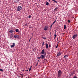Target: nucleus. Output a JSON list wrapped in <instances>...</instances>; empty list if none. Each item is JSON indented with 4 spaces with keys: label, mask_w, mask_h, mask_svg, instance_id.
I'll return each instance as SVG.
<instances>
[{
    "label": "nucleus",
    "mask_w": 78,
    "mask_h": 78,
    "mask_svg": "<svg viewBox=\"0 0 78 78\" xmlns=\"http://www.w3.org/2000/svg\"><path fill=\"white\" fill-rule=\"evenodd\" d=\"M62 72L60 70L58 71V77L60 78L62 76Z\"/></svg>",
    "instance_id": "f257e3e1"
},
{
    "label": "nucleus",
    "mask_w": 78,
    "mask_h": 78,
    "mask_svg": "<svg viewBox=\"0 0 78 78\" xmlns=\"http://www.w3.org/2000/svg\"><path fill=\"white\" fill-rule=\"evenodd\" d=\"M22 9V7L21 6H18L17 8V11H20Z\"/></svg>",
    "instance_id": "f03ea898"
},
{
    "label": "nucleus",
    "mask_w": 78,
    "mask_h": 78,
    "mask_svg": "<svg viewBox=\"0 0 78 78\" xmlns=\"http://www.w3.org/2000/svg\"><path fill=\"white\" fill-rule=\"evenodd\" d=\"M14 37L15 38L19 39V36L17 34L15 35Z\"/></svg>",
    "instance_id": "7ed1b4c3"
},
{
    "label": "nucleus",
    "mask_w": 78,
    "mask_h": 78,
    "mask_svg": "<svg viewBox=\"0 0 78 78\" xmlns=\"http://www.w3.org/2000/svg\"><path fill=\"white\" fill-rule=\"evenodd\" d=\"M48 27H47V26H46L45 27H44V30L47 31V30H48Z\"/></svg>",
    "instance_id": "20e7f679"
},
{
    "label": "nucleus",
    "mask_w": 78,
    "mask_h": 78,
    "mask_svg": "<svg viewBox=\"0 0 78 78\" xmlns=\"http://www.w3.org/2000/svg\"><path fill=\"white\" fill-rule=\"evenodd\" d=\"M78 36V35L77 34H75L73 35L72 37L73 39H75L76 37Z\"/></svg>",
    "instance_id": "39448f33"
},
{
    "label": "nucleus",
    "mask_w": 78,
    "mask_h": 78,
    "mask_svg": "<svg viewBox=\"0 0 78 78\" xmlns=\"http://www.w3.org/2000/svg\"><path fill=\"white\" fill-rule=\"evenodd\" d=\"M19 0H13L14 3H17L19 2Z\"/></svg>",
    "instance_id": "423d86ee"
},
{
    "label": "nucleus",
    "mask_w": 78,
    "mask_h": 78,
    "mask_svg": "<svg viewBox=\"0 0 78 78\" xmlns=\"http://www.w3.org/2000/svg\"><path fill=\"white\" fill-rule=\"evenodd\" d=\"M45 53V50L44 49H43L42 51H41V54L42 55H44V54Z\"/></svg>",
    "instance_id": "0eeeda50"
},
{
    "label": "nucleus",
    "mask_w": 78,
    "mask_h": 78,
    "mask_svg": "<svg viewBox=\"0 0 78 78\" xmlns=\"http://www.w3.org/2000/svg\"><path fill=\"white\" fill-rule=\"evenodd\" d=\"M13 45H11V48H12L13 47H15V43H12Z\"/></svg>",
    "instance_id": "6e6552de"
},
{
    "label": "nucleus",
    "mask_w": 78,
    "mask_h": 78,
    "mask_svg": "<svg viewBox=\"0 0 78 78\" xmlns=\"http://www.w3.org/2000/svg\"><path fill=\"white\" fill-rule=\"evenodd\" d=\"M61 53L60 51H59L58 53L57 54V57H59L60 55H61Z\"/></svg>",
    "instance_id": "1a4fd4ad"
},
{
    "label": "nucleus",
    "mask_w": 78,
    "mask_h": 78,
    "mask_svg": "<svg viewBox=\"0 0 78 78\" xmlns=\"http://www.w3.org/2000/svg\"><path fill=\"white\" fill-rule=\"evenodd\" d=\"M41 58L42 59H44V58H45V55H41Z\"/></svg>",
    "instance_id": "9d476101"
},
{
    "label": "nucleus",
    "mask_w": 78,
    "mask_h": 78,
    "mask_svg": "<svg viewBox=\"0 0 78 78\" xmlns=\"http://www.w3.org/2000/svg\"><path fill=\"white\" fill-rule=\"evenodd\" d=\"M15 31L16 32H20V31H19V30L18 29H16L15 30Z\"/></svg>",
    "instance_id": "9b49d317"
},
{
    "label": "nucleus",
    "mask_w": 78,
    "mask_h": 78,
    "mask_svg": "<svg viewBox=\"0 0 78 78\" xmlns=\"http://www.w3.org/2000/svg\"><path fill=\"white\" fill-rule=\"evenodd\" d=\"M14 32V31L12 30H11L9 31V32L10 33H12Z\"/></svg>",
    "instance_id": "f8f14e48"
},
{
    "label": "nucleus",
    "mask_w": 78,
    "mask_h": 78,
    "mask_svg": "<svg viewBox=\"0 0 78 78\" xmlns=\"http://www.w3.org/2000/svg\"><path fill=\"white\" fill-rule=\"evenodd\" d=\"M45 45H46V48H48V44H47V43H46Z\"/></svg>",
    "instance_id": "ddd939ff"
},
{
    "label": "nucleus",
    "mask_w": 78,
    "mask_h": 78,
    "mask_svg": "<svg viewBox=\"0 0 78 78\" xmlns=\"http://www.w3.org/2000/svg\"><path fill=\"white\" fill-rule=\"evenodd\" d=\"M58 9V7H56L55 8V9L54 10L55 11H57V10Z\"/></svg>",
    "instance_id": "4468645a"
},
{
    "label": "nucleus",
    "mask_w": 78,
    "mask_h": 78,
    "mask_svg": "<svg viewBox=\"0 0 78 78\" xmlns=\"http://www.w3.org/2000/svg\"><path fill=\"white\" fill-rule=\"evenodd\" d=\"M13 37L12 34H11V36H10V38H12Z\"/></svg>",
    "instance_id": "2eb2a0df"
},
{
    "label": "nucleus",
    "mask_w": 78,
    "mask_h": 78,
    "mask_svg": "<svg viewBox=\"0 0 78 78\" xmlns=\"http://www.w3.org/2000/svg\"><path fill=\"white\" fill-rule=\"evenodd\" d=\"M46 5L47 6H48V5H49V3L48 2H46Z\"/></svg>",
    "instance_id": "dca6fc26"
},
{
    "label": "nucleus",
    "mask_w": 78,
    "mask_h": 78,
    "mask_svg": "<svg viewBox=\"0 0 78 78\" xmlns=\"http://www.w3.org/2000/svg\"><path fill=\"white\" fill-rule=\"evenodd\" d=\"M64 29H66V25H64Z\"/></svg>",
    "instance_id": "f3484780"
},
{
    "label": "nucleus",
    "mask_w": 78,
    "mask_h": 78,
    "mask_svg": "<svg viewBox=\"0 0 78 78\" xmlns=\"http://www.w3.org/2000/svg\"><path fill=\"white\" fill-rule=\"evenodd\" d=\"M68 57V55H65V56H64V57L65 58H66L67 57Z\"/></svg>",
    "instance_id": "a211bd4d"
},
{
    "label": "nucleus",
    "mask_w": 78,
    "mask_h": 78,
    "mask_svg": "<svg viewBox=\"0 0 78 78\" xmlns=\"http://www.w3.org/2000/svg\"><path fill=\"white\" fill-rule=\"evenodd\" d=\"M8 35L9 36L11 35V34L10 33H8Z\"/></svg>",
    "instance_id": "6ab92c4d"
},
{
    "label": "nucleus",
    "mask_w": 78,
    "mask_h": 78,
    "mask_svg": "<svg viewBox=\"0 0 78 78\" xmlns=\"http://www.w3.org/2000/svg\"><path fill=\"white\" fill-rule=\"evenodd\" d=\"M29 71H30V70H31V68H30V67H29Z\"/></svg>",
    "instance_id": "aec40b11"
},
{
    "label": "nucleus",
    "mask_w": 78,
    "mask_h": 78,
    "mask_svg": "<svg viewBox=\"0 0 78 78\" xmlns=\"http://www.w3.org/2000/svg\"><path fill=\"white\" fill-rule=\"evenodd\" d=\"M53 1L55 2H56V3H57V1H56L55 0H52Z\"/></svg>",
    "instance_id": "412c9836"
},
{
    "label": "nucleus",
    "mask_w": 78,
    "mask_h": 78,
    "mask_svg": "<svg viewBox=\"0 0 78 78\" xmlns=\"http://www.w3.org/2000/svg\"><path fill=\"white\" fill-rule=\"evenodd\" d=\"M56 22V20H55V21L53 22V24H52L53 25V24H54Z\"/></svg>",
    "instance_id": "4be33fe9"
},
{
    "label": "nucleus",
    "mask_w": 78,
    "mask_h": 78,
    "mask_svg": "<svg viewBox=\"0 0 78 78\" xmlns=\"http://www.w3.org/2000/svg\"><path fill=\"white\" fill-rule=\"evenodd\" d=\"M44 44H45V42H43L42 44V46H44Z\"/></svg>",
    "instance_id": "5701e85b"
},
{
    "label": "nucleus",
    "mask_w": 78,
    "mask_h": 78,
    "mask_svg": "<svg viewBox=\"0 0 78 78\" xmlns=\"http://www.w3.org/2000/svg\"><path fill=\"white\" fill-rule=\"evenodd\" d=\"M42 38L43 39H45V40H46L47 39V38L46 37H42Z\"/></svg>",
    "instance_id": "b1692460"
},
{
    "label": "nucleus",
    "mask_w": 78,
    "mask_h": 78,
    "mask_svg": "<svg viewBox=\"0 0 78 78\" xmlns=\"http://www.w3.org/2000/svg\"><path fill=\"white\" fill-rule=\"evenodd\" d=\"M0 70L1 72H3V70L2 69H1Z\"/></svg>",
    "instance_id": "393cba45"
},
{
    "label": "nucleus",
    "mask_w": 78,
    "mask_h": 78,
    "mask_svg": "<svg viewBox=\"0 0 78 78\" xmlns=\"http://www.w3.org/2000/svg\"><path fill=\"white\" fill-rule=\"evenodd\" d=\"M58 46V44H57V45H56V47H55L56 48H57Z\"/></svg>",
    "instance_id": "a878e982"
},
{
    "label": "nucleus",
    "mask_w": 78,
    "mask_h": 78,
    "mask_svg": "<svg viewBox=\"0 0 78 78\" xmlns=\"http://www.w3.org/2000/svg\"><path fill=\"white\" fill-rule=\"evenodd\" d=\"M52 25H53V24H52L51 25L50 27V29H51V28L52 27Z\"/></svg>",
    "instance_id": "bb28decb"
},
{
    "label": "nucleus",
    "mask_w": 78,
    "mask_h": 78,
    "mask_svg": "<svg viewBox=\"0 0 78 78\" xmlns=\"http://www.w3.org/2000/svg\"><path fill=\"white\" fill-rule=\"evenodd\" d=\"M41 58V57L40 56V57L38 58V59H40V58Z\"/></svg>",
    "instance_id": "cd10ccee"
},
{
    "label": "nucleus",
    "mask_w": 78,
    "mask_h": 78,
    "mask_svg": "<svg viewBox=\"0 0 78 78\" xmlns=\"http://www.w3.org/2000/svg\"><path fill=\"white\" fill-rule=\"evenodd\" d=\"M31 18V16L29 15V18Z\"/></svg>",
    "instance_id": "c85d7f7f"
},
{
    "label": "nucleus",
    "mask_w": 78,
    "mask_h": 78,
    "mask_svg": "<svg viewBox=\"0 0 78 78\" xmlns=\"http://www.w3.org/2000/svg\"><path fill=\"white\" fill-rule=\"evenodd\" d=\"M12 30H16V29H15V28H12Z\"/></svg>",
    "instance_id": "c756f323"
},
{
    "label": "nucleus",
    "mask_w": 78,
    "mask_h": 78,
    "mask_svg": "<svg viewBox=\"0 0 78 78\" xmlns=\"http://www.w3.org/2000/svg\"><path fill=\"white\" fill-rule=\"evenodd\" d=\"M44 55H44V56H45L46 55V53H44Z\"/></svg>",
    "instance_id": "7c9ffc66"
},
{
    "label": "nucleus",
    "mask_w": 78,
    "mask_h": 78,
    "mask_svg": "<svg viewBox=\"0 0 78 78\" xmlns=\"http://www.w3.org/2000/svg\"><path fill=\"white\" fill-rule=\"evenodd\" d=\"M68 23H70V21L69 20H68Z\"/></svg>",
    "instance_id": "2f4dec72"
},
{
    "label": "nucleus",
    "mask_w": 78,
    "mask_h": 78,
    "mask_svg": "<svg viewBox=\"0 0 78 78\" xmlns=\"http://www.w3.org/2000/svg\"><path fill=\"white\" fill-rule=\"evenodd\" d=\"M73 78H77V77H76V76H74L73 77Z\"/></svg>",
    "instance_id": "473e14b6"
},
{
    "label": "nucleus",
    "mask_w": 78,
    "mask_h": 78,
    "mask_svg": "<svg viewBox=\"0 0 78 78\" xmlns=\"http://www.w3.org/2000/svg\"><path fill=\"white\" fill-rule=\"evenodd\" d=\"M48 47H49L50 48L51 47V45L50 44H49Z\"/></svg>",
    "instance_id": "72a5a7b5"
},
{
    "label": "nucleus",
    "mask_w": 78,
    "mask_h": 78,
    "mask_svg": "<svg viewBox=\"0 0 78 78\" xmlns=\"http://www.w3.org/2000/svg\"><path fill=\"white\" fill-rule=\"evenodd\" d=\"M54 36H55V37H56L57 36V35L56 34H55Z\"/></svg>",
    "instance_id": "f704fd0d"
},
{
    "label": "nucleus",
    "mask_w": 78,
    "mask_h": 78,
    "mask_svg": "<svg viewBox=\"0 0 78 78\" xmlns=\"http://www.w3.org/2000/svg\"><path fill=\"white\" fill-rule=\"evenodd\" d=\"M20 75L23 76V74H20Z\"/></svg>",
    "instance_id": "c9c22d12"
},
{
    "label": "nucleus",
    "mask_w": 78,
    "mask_h": 78,
    "mask_svg": "<svg viewBox=\"0 0 78 78\" xmlns=\"http://www.w3.org/2000/svg\"><path fill=\"white\" fill-rule=\"evenodd\" d=\"M30 39H31V38H30V39L29 41V42H30Z\"/></svg>",
    "instance_id": "e433bc0d"
},
{
    "label": "nucleus",
    "mask_w": 78,
    "mask_h": 78,
    "mask_svg": "<svg viewBox=\"0 0 78 78\" xmlns=\"http://www.w3.org/2000/svg\"><path fill=\"white\" fill-rule=\"evenodd\" d=\"M44 60L46 61V58H44Z\"/></svg>",
    "instance_id": "4c0bfd02"
},
{
    "label": "nucleus",
    "mask_w": 78,
    "mask_h": 78,
    "mask_svg": "<svg viewBox=\"0 0 78 78\" xmlns=\"http://www.w3.org/2000/svg\"><path fill=\"white\" fill-rule=\"evenodd\" d=\"M73 73V74H72V76L73 75V74H74L73 72V73Z\"/></svg>",
    "instance_id": "58836bf2"
},
{
    "label": "nucleus",
    "mask_w": 78,
    "mask_h": 78,
    "mask_svg": "<svg viewBox=\"0 0 78 78\" xmlns=\"http://www.w3.org/2000/svg\"><path fill=\"white\" fill-rule=\"evenodd\" d=\"M49 2H51V0H48Z\"/></svg>",
    "instance_id": "ea45409f"
},
{
    "label": "nucleus",
    "mask_w": 78,
    "mask_h": 78,
    "mask_svg": "<svg viewBox=\"0 0 78 78\" xmlns=\"http://www.w3.org/2000/svg\"><path fill=\"white\" fill-rule=\"evenodd\" d=\"M50 34L51 35V32H50Z\"/></svg>",
    "instance_id": "a19ab883"
},
{
    "label": "nucleus",
    "mask_w": 78,
    "mask_h": 78,
    "mask_svg": "<svg viewBox=\"0 0 78 78\" xmlns=\"http://www.w3.org/2000/svg\"><path fill=\"white\" fill-rule=\"evenodd\" d=\"M46 60L47 61V58H46Z\"/></svg>",
    "instance_id": "79ce46f5"
},
{
    "label": "nucleus",
    "mask_w": 78,
    "mask_h": 78,
    "mask_svg": "<svg viewBox=\"0 0 78 78\" xmlns=\"http://www.w3.org/2000/svg\"><path fill=\"white\" fill-rule=\"evenodd\" d=\"M32 66H31L30 68H32Z\"/></svg>",
    "instance_id": "37998d69"
},
{
    "label": "nucleus",
    "mask_w": 78,
    "mask_h": 78,
    "mask_svg": "<svg viewBox=\"0 0 78 78\" xmlns=\"http://www.w3.org/2000/svg\"><path fill=\"white\" fill-rule=\"evenodd\" d=\"M28 71V70H27L26 71Z\"/></svg>",
    "instance_id": "c03bdc74"
},
{
    "label": "nucleus",
    "mask_w": 78,
    "mask_h": 78,
    "mask_svg": "<svg viewBox=\"0 0 78 78\" xmlns=\"http://www.w3.org/2000/svg\"><path fill=\"white\" fill-rule=\"evenodd\" d=\"M39 62V60H38V62Z\"/></svg>",
    "instance_id": "a18cd8bd"
},
{
    "label": "nucleus",
    "mask_w": 78,
    "mask_h": 78,
    "mask_svg": "<svg viewBox=\"0 0 78 78\" xmlns=\"http://www.w3.org/2000/svg\"><path fill=\"white\" fill-rule=\"evenodd\" d=\"M48 54L49 55V54H50V53H48Z\"/></svg>",
    "instance_id": "49530a36"
},
{
    "label": "nucleus",
    "mask_w": 78,
    "mask_h": 78,
    "mask_svg": "<svg viewBox=\"0 0 78 78\" xmlns=\"http://www.w3.org/2000/svg\"><path fill=\"white\" fill-rule=\"evenodd\" d=\"M22 77H23V76H22Z\"/></svg>",
    "instance_id": "de8ad7c7"
},
{
    "label": "nucleus",
    "mask_w": 78,
    "mask_h": 78,
    "mask_svg": "<svg viewBox=\"0 0 78 78\" xmlns=\"http://www.w3.org/2000/svg\"><path fill=\"white\" fill-rule=\"evenodd\" d=\"M58 39V38H57Z\"/></svg>",
    "instance_id": "09e8293b"
},
{
    "label": "nucleus",
    "mask_w": 78,
    "mask_h": 78,
    "mask_svg": "<svg viewBox=\"0 0 78 78\" xmlns=\"http://www.w3.org/2000/svg\"><path fill=\"white\" fill-rule=\"evenodd\" d=\"M27 78H29V77H28Z\"/></svg>",
    "instance_id": "8fccbe9b"
},
{
    "label": "nucleus",
    "mask_w": 78,
    "mask_h": 78,
    "mask_svg": "<svg viewBox=\"0 0 78 78\" xmlns=\"http://www.w3.org/2000/svg\"><path fill=\"white\" fill-rule=\"evenodd\" d=\"M77 41L78 42V40H77Z\"/></svg>",
    "instance_id": "3c124183"
}]
</instances>
